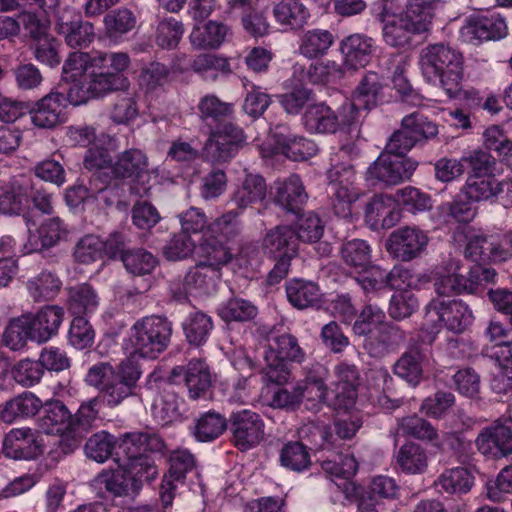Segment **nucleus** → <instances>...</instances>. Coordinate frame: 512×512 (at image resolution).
<instances>
[{"instance_id": "20", "label": "nucleus", "mask_w": 512, "mask_h": 512, "mask_svg": "<svg viewBox=\"0 0 512 512\" xmlns=\"http://www.w3.org/2000/svg\"><path fill=\"white\" fill-rule=\"evenodd\" d=\"M139 378L140 371L134 363L121 362L117 367V374L102 392L107 405L118 406L124 399L131 396Z\"/></svg>"}, {"instance_id": "42", "label": "nucleus", "mask_w": 512, "mask_h": 512, "mask_svg": "<svg viewBox=\"0 0 512 512\" xmlns=\"http://www.w3.org/2000/svg\"><path fill=\"white\" fill-rule=\"evenodd\" d=\"M200 261L219 272L232 260L231 247L203 233V242L199 248Z\"/></svg>"}, {"instance_id": "50", "label": "nucleus", "mask_w": 512, "mask_h": 512, "mask_svg": "<svg viewBox=\"0 0 512 512\" xmlns=\"http://www.w3.org/2000/svg\"><path fill=\"white\" fill-rule=\"evenodd\" d=\"M30 314H23L10 321L4 333V343L12 350L22 349L26 343L35 341Z\"/></svg>"}, {"instance_id": "51", "label": "nucleus", "mask_w": 512, "mask_h": 512, "mask_svg": "<svg viewBox=\"0 0 512 512\" xmlns=\"http://www.w3.org/2000/svg\"><path fill=\"white\" fill-rule=\"evenodd\" d=\"M274 16L277 22L285 28L296 29L306 23L309 12L302 3L296 0H287L276 5Z\"/></svg>"}, {"instance_id": "32", "label": "nucleus", "mask_w": 512, "mask_h": 512, "mask_svg": "<svg viewBox=\"0 0 512 512\" xmlns=\"http://www.w3.org/2000/svg\"><path fill=\"white\" fill-rule=\"evenodd\" d=\"M63 309L58 306H46L37 314H30L35 342L43 343L58 333L63 321Z\"/></svg>"}, {"instance_id": "62", "label": "nucleus", "mask_w": 512, "mask_h": 512, "mask_svg": "<svg viewBox=\"0 0 512 512\" xmlns=\"http://www.w3.org/2000/svg\"><path fill=\"white\" fill-rule=\"evenodd\" d=\"M355 279L367 295H374L387 288L388 272L370 262L363 271L355 274Z\"/></svg>"}, {"instance_id": "37", "label": "nucleus", "mask_w": 512, "mask_h": 512, "mask_svg": "<svg viewBox=\"0 0 512 512\" xmlns=\"http://www.w3.org/2000/svg\"><path fill=\"white\" fill-rule=\"evenodd\" d=\"M221 272L216 268H211L203 262L190 269L183 280V290L178 293L181 298L187 293L194 290L208 292L215 287L216 282L220 279Z\"/></svg>"}, {"instance_id": "39", "label": "nucleus", "mask_w": 512, "mask_h": 512, "mask_svg": "<svg viewBox=\"0 0 512 512\" xmlns=\"http://www.w3.org/2000/svg\"><path fill=\"white\" fill-rule=\"evenodd\" d=\"M499 188L500 181L493 175L470 174L461 188V194L473 202L488 201L493 197H499Z\"/></svg>"}, {"instance_id": "44", "label": "nucleus", "mask_w": 512, "mask_h": 512, "mask_svg": "<svg viewBox=\"0 0 512 512\" xmlns=\"http://www.w3.org/2000/svg\"><path fill=\"white\" fill-rule=\"evenodd\" d=\"M334 43L333 35L327 30L312 29L306 31L299 44V53L308 59L324 56Z\"/></svg>"}, {"instance_id": "28", "label": "nucleus", "mask_w": 512, "mask_h": 512, "mask_svg": "<svg viewBox=\"0 0 512 512\" xmlns=\"http://www.w3.org/2000/svg\"><path fill=\"white\" fill-rule=\"evenodd\" d=\"M38 425L46 434H59L73 441V416L60 401L47 402Z\"/></svg>"}, {"instance_id": "47", "label": "nucleus", "mask_w": 512, "mask_h": 512, "mask_svg": "<svg viewBox=\"0 0 512 512\" xmlns=\"http://www.w3.org/2000/svg\"><path fill=\"white\" fill-rule=\"evenodd\" d=\"M56 29L64 36L66 44L72 48L86 47L95 38L94 26L88 21L58 22Z\"/></svg>"}, {"instance_id": "33", "label": "nucleus", "mask_w": 512, "mask_h": 512, "mask_svg": "<svg viewBox=\"0 0 512 512\" xmlns=\"http://www.w3.org/2000/svg\"><path fill=\"white\" fill-rule=\"evenodd\" d=\"M266 193L267 187L264 178L257 174H247L234 191L232 202L237 206V211L241 213L244 209L262 202Z\"/></svg>"}, {"instance_id": "17", "label": "nucleus", "mask_w": 512, "mask_h": 512, "mask_svg": "<svg viewBox=\"0 0 512 512\" xmlns=\"http://www.w3.org/2000/svg\"><path fill=\"white\" fill-rule=\"evenodd\" d=\"M508 27L499 14L470 16L461 28V36L467 42L497 40L506 37Z\"/></svg>"}, {"instance_id": "55", "label": "nucleus", "mask_w": 512, "mask_h": 512, "mask_svg": "<svg viewBox=\"0 0 512 512\" xmlns=\"http://www.w3.org/2000/svg\"><path fill=\"white\" fill-rule=\"evenodd\" d=\"M99 413V400L97 398L90 399L83 403L76 415L73 417V443L75 447L84 437L87 431L97 419Z\"/></svg>"}, {"instance_id": "18", "label": "nucleus", "mask_w": 512, "mask_h": 512, "mask_svg": "<svg viewBox=\"0 0 512 512\" xmlns=\"http://www.w3.org/2000/svg\"><path fill=\"white\" fill-rule=\"evenodd\" d=\"M358 384L359 374L354 365L343 362L335 366L333 381L335 410H348L355 406Z\"/></svg>"}, {"instance_id": "2", "label": "nucleus", "mask_w": 512, "mask_h": 512, "mask_svg": "<svg viewBox=\"0 0 512 512\" xmlns=\"http://www.w3.org/2000/svg\"><path fill=\"white\" fill-rule=\"evenodd\" d=\"M419 67L425 81L439 86L449 98H469L474 90L463 89V57L444 44H431L421 50Z\"/></svg>"}, {"instance_id": "22", "label": "nucleus", "mask_w": 512, "mask_h": 512, "mask_svg": "<svg viewBox=\"0 0 512 512\" xmlns=\"http://www.w3.org/2000/svg\"><path fill=\"white\" fill-rule=\"evenodd\" d=\"M476 444L484 455L506 457L512 454V430L510 426L496 421L478 435Z\"/></svg>"}, {"instance_id": "8", "label": "nucleus", "mask_w": 512, "mask_h": 512, "mask_svg": "<svg viewBox=\"0 0 512 512\" xmlns=\"http://www.w3.org/2000/svg\"><path fill=\"white\" fill-rule=\"evenodd\" d=\"M429 242V231L417 225H405L388 235L384 247L393 259L411 262L426 253Z\"/></svg>"}, {"instance_id": "7", "label": "nucleus", "mask_w": 512, "mask_h": 512, "mask_svg": "<svg viewBox=\"0 0 512 512\" xmlns=\"http://www.w3.org/2000/svg\"><path fill=\"white\" fill-rule=\"evenodd\" d=\"M465 256L471 260L503 263L512 259L510 231L486 233L481 229L466 231Z\"/></svg>"}, {"instance_id": "38", "label": "nucleus", "mask_w": 512, "mask_h": 512, "mask_svg": "<svg viewBox=\"0 0 512 512\" xmlns=\"http://www.w3.org/2000/svg\"><path fill=\"white\" fill-rule=\"evenodd\" d=\"M340 256L349 272L355 275L371 262L372 248L365 240L352 239L341 245Z\"/></svg>"}, {"instance_id": "30", "label": "nucleus", "mask_w": 512, "mask_h": 512, "mask_svg": "<svg viewBox=\"0 0 512 512\" xmlns=\"http://www.w3.org/2000/svg\"><path fill=\"white\" fill-rule=\"evenodd\" d=\"M30 181L26 177L13 178L0 185V213L19 214L28 202Z\"/></svg>"}, {"instance_id": "36", "label": "nucleus", "mask_w": 512, "mask_h": 512, "mask_svg": "<svg viewBox=\"0 0 512 512\" xmlns=\"http://www.w3.org/2000/svg\"><path fill=\"white\" fill-rule=\"evenodd\" d=\"M263 246L269 253L274 255L296 256L298 246L295 230L289 226H277L266 233Z\"/></svg>"}, {"instance_id": "26", "label": "nucleus", "mask_w": 512, "mask_h": 512, "mask_svg": "<svg viewBox=\"0 0 512 512\" xmlns=\"http://www.w3.org/2000/svg\"><path fill=\"white\" fill-rule=\"evenodd\" d=\"M68 95L51 92L38 101L30 110L32 123L39 128H52L62 121Z\"/></svg>"}, {"instance_id": "23", "label": "nucleus", "mask_w": 512, "mask_h": 512, "mask_svg": "<svg viewBox=\"0 0 512 512\" xmlns=\"http://www.w3.org/2000/svg\"><path fill=\"white\" fill-rule=\"evenodd\" d=\"M400 218L401 211L392 196L376 195L367 203L365 221L372 230L389 229L395 226Z\"/></svg>"}, {"instance_id": "34", "label": "nucleus", "mask_w": 512, "mask_h": 512, "mask_svg": "<svg viewBox=\"0 0 512 512\" xmlns=\"http://www.w3.org/2000/svg\"><path fill=\"white\" fill-rule=\"evenodd\" d=\"M43 406L42 401L31 392H24L5 402L0 418L11 424L18 419H26L37 414Z\"/></svg>"}, {"instance_id": "29", "label": "nucleus", "mask_w": 512, "mask_h": 512, "mask_svg": "<svg viewBox=\"0 0 512 512\" xmlns=\"http://www.w3.org/2000/svg\"><path fill=\"white\" fill-rule=\"evenodd\" d=\"M174 378L183 375L188 389L189 396L192 399L204 398L211 387V373L208 366L200 360H192L184 369L177 366L172 370Z\"/></svg>"}, {"instance_id": "46", "label": "nucleus", "mask_w": 512, "mask_h": 512, "mask_svg": "<svg viewBox=\"0 0 512 512\" xmlns=\"http://www.w3.org/2000/svg\"><path fill=\"white\" fill-rule=\"evenodd\" d=\"M490 356L495 359L499 367L504 369L501 374L496 375L491 381V387L497 393L506 392L512 387V370L509 364L512 361V342L506 341L503 344H495Z\"/></svg>"}, {"instance_id": "45", "label": "nucleus", "mask_w": 512, "mask_h": 512, "mask_svg": "<svg viewBox=\"0 0 512 512\" xmlns=\"http://www.w3.org/2000/svg\"><path fill=\"white\" fill-rule=\"evenodd\" d=\"M151 411L154 419L168 425L180 419L179 399L171 389H164L154 398Z\"/></svg>"}, {"instance_id": "3", "label": "nucleus", "mask_w": 512, "mask_h": 512, "mask_svg": "<svg viewBox=\"0 0 512 512\" xmlns=\"http://www.w3.org/2000/svg\"><path fill=\"white\" fill-rule=\"evenodd\" d=\"M163 447L162 440L148 432H129L116 439V460L123 461L131 472L145 480H153L157 474V468L149 457L144 454L147 451H158Z\"/></svg>"}, {"instance_id": "52", "label": "nucleus", "mask_w": 512, "mask_h": 512, "mask_svg": "<svg viewBox=\"0 0 512 512\" xmlns=\"http://www.w3.org/2000/svg\"><path fill=\"white\" fill-rule=\"evenodd\" d=\"M386 330V315L384 311L373 305L365 306L353 325L354 333L359 336H366Z\"/></svg>"}, {"instance_id": "40", "label": "nucleus", "mask_w": 512, "mask_h": 512, "mask_svg": "<svg viewBox=\"0 0 512 512\" xmlns=\"http://www.w3.org/2000/svg\"><path fill=\"white\" fill-rule=\"evenodd\" d=\"M228 33V28L217 21H209L196 25L189 39L193 47L198 49H217L222 45Z\"/></svg>"}, {"instance_id": "59", "label": "nucleus", "mask_w": 512, "mask_h": 512, "mask_svg": "<svg viewBox=\"0 0 512 512\" xmlns=\"http://www.w3.org/2000/svg\"><path fill=\"white\" fill-rule=\"evenodd\" d=\"M423 355L412 350L403 354L394 365V373L412 385H417L422 378Z\"/></svg>"}, {"instance_id": "60", "label": "nucleus", "mask_w": 512, "mask_h": 512, "mask_svg": "<svg viewBox=\"0 0 512 512\" xmlns=\"http://www.w3.org/2000/svg\"><path fill=\"white\" fill-rule=\"evenodd\" d=\"M394 198L397 206L402 205L412 214L424 212L432 208L430 195L412 186H406L397 190Z\"/></svg>"}, {"instance_id": "14", "label": "nucleus", "mask_w": 512, "mask_h": 512, "mask_svg": "<svg viewBox=\"0 0 512 512\" xmlns=\"http://www.w3.org/2000/svg\"><path fill=\"white\" fill-rule=\"evenodd\" d=\"M379 18L383 23L382 36L385 43L391 47H403L409 44L413 34L425 32L419 28L416 21L407 14H395L385 1Z\"/></svg>"}, {"instance_id": "13", "label": "nucleus", "mask_w": 512, "mask_h": 512, "mask_svg": "<svg viewBox=\"0 0 512 512\" xmlns=\"http://www.w3.org/2000/svg\"><path fill=\"white\" fill-rule=\"evenodd\" d=\"M417 162L410 158L382 153L368 168L367 180L396 185L408 180L417 168Z\"/></svg>"}, {"instance_id": "48", "label": "nucleus", "mask_w": 512, "mask_h": 512, "mask_svg": "<svg viewBox=\"0 0 512 512\" xmlns=\"http://www.w3.org/2000/svg\"><path fill=\"white\" fill-rule=\"evenodd\" d=\"M289 302L298 309L313 306L320 298L319 287L310 281L295 279L286 287Z\"/></svg>"}, {"instance_id": "19", "label": "nucleus", "mask_w": 512, "mask_h": 512, "mask_svg": "<svg viewBox=\"0 0 512 512\" xmlns=\"http://www.w3.org/2000/svg\"><path fill=\"white\" fill-rule=\"evenodd\" d=\"M170 469L162 480L160 499L164 507L172 504L177 485L175 482H181L186 473L195 467L194 456L186 449H177L170 454Z\"/></svg>"}, {"instance_id": "57", "label": "nucleus", "mask_w": 512, "mask_h": 512, "mask_svg": "<svg viewBox=\"0 0 512 512\" xmlns=\"http://www.w3.org/2000/svg\"><path fill=\"white\" fill-rule=\"evenodd\" d=\"M218 315L225 322H244L257 315V308L245 299L231 298L219 306Z\"/></svg>"}, {"instance_id": "12", "label": "nucleus", "mask_w": 512, "mask_h": 512, "mask_svg": "<svg viewBox=\"0 0 512 512\" xmlns=\"http://www.w3.org/2000/svg\"><path fill=\"white\" fill-rule=\"evenodd\" d=\"M330 189L335 213L343 218L351 214V204L357 200L359 192L354 187V171L351 165L332 164L328 171Z\"/></svg>"}, {"instance_id": "10", "label": "nucleus", "mask_w": 512, "mask_h": 512, "mask_svg": "<svg viewBox=\"0 0 512 512\" xmlns=\"http://www.w3.org/2000/svg\"><path fill=\"white\" fill-rule=\"evenodd\" d=\"M245 142L246 136L242 129L231 122H225L211 131L204 151L211 161L225 162L234 157Z\"/></svg>"}, {"instance_id": "54", "label": "nucleus", "mask_w": 512, "mask_h": 512, "mask_svg": "<svg viewBox=\"0 0 512 512\" xmlns=\"http://www.w3.org/2000/svg\"><path fill=\"white\" fill-rule=\"evenodd\" d=\"M60 279L50 271H42L27 282V289L35 301L54 298L61 288Z\"/></svg>"}, {"instance_id": "58", "label": "nucleus", "mask_w": 512, "mask_h": 512, "mask_svg": "<svg viewBox=\"0 0 512 512\" xmlns=\"http://www.w3.org/2000/svg\"><path fill=\"white\" fill-rule=\"evenodd\" d=\"M86 456L98 463L105 462L116 453V439L111 434L101 431L92 435L85 445Z\"/></svg>"}, {"instance_id": "24", "label": "nucleus", "mask_w": 512, "mask_h": 512, "mask_svg": "<svg viewBox=\"0 0 512 512\" xmlns=\"http://www.w3.org/2000/svg\"><path fill=\"white\" fill-rule=\"evenodd\" d=\"M33 225L30 220H27L28 239L23 244L24 254L40 252L54 246L65 233L59 218L46 219L35 230L32 229Z\"/></svg>"}, {"instance_id": "49", "label": "nucleus", "mask_w": 512, "mask_h": 512, "mask_svg": "<svg viewBox=\"0 0 512 512\" xmlns=\"http://www.w3.org/2000/svg\"><path fill=\"white\" fill-rule=\"evenodd\" d=\"M239 215L240 212L236 210L224 213L207 226L204 234L229 245L239 234Z\"/></svg>"}, {"instance_id": "64", "label": "nucleus", "mask_w": 512, "mask_h": 512, "mask_svg": "<svg viewBox=\"0 0 512 512\" xmlns=\"http://www.w3.org/2000/svg\"><path fill=\"white\" fill-rule=\"evenodd\" d=\"M103 23L106 33L110 37H119L134 29L136 17L130 10L121 8L107 13Z\"/></svg>"}, {"instance_id": "56", "label": "nucleus", "mask_w": 512, "mask_h": 512, "mask_svg": "<svg viewBox=\"0 0 512 512\" xmlns=\"http://www.w3.org/2000/svg\"><path fill=\"white\" fill-rule=\"evenodd\" d=\"M212 328L211 317L202 312L191 313L183 323L186 338L194 345L205 343Z\"/></svg>"}, {"instance_id": "61", "label": "nucleus", "mask_w": 512, "mask_h": 512, "mask_svg": "<svg viewBox=\"0 0 512 512\" xmlns=\"http://www.w3.org/2000/svg\"><path fill=\"white\" fill-rule=\"evenodd\" d=\"M401 129L414 143L423 138L434 137L438 133L437 125L418 112L404 117Z\"/></svg>"}, {"instance_id": "15", "label": "nucleus", "mask_w": 512, "mask_h": 512, "mask_svg": "<svg viewBox=\"0 0 512 512\" xmlns=\"http://www.w3.org/2000/svg\"><path fill=\"white\" fill-rule=\"evenodd\" d=\"M44 451L43 439L39 432L28 427L13 428L3 441V453L15 460H31Z\"/></svg>"}, {"instance_id": "53", "label": "nucleus", "mask_w": 512, "mask_h": 512, "mask_svg": "<svg viewBox=\"0 0 512 512\" xmlns=\"http://www.w3.org/2000/svg\"><path fill=\"white\" fill-rule=\"evenodd\" d=\"M397 463L405 473H423L428 466L427 454L419 445L406 443L398 451Z\"/></svg>"}, {"instance_id": "41", "label": "nucleus", "mask_w": 512, "mask_h": 512, "mask_svg": "<svg viewBox=\"0 0 512 512\" xmlns=\"http://www.w3.org/2000/svg\"><path fill=\"white\" fill-rule=\"evenodd\" d=\"M434 484L440 492L464 494L472 488L474 477L469 469L455 467L442 472Z\"/></svg>"}, {"instance_id": "31", "label": "nucleus", "mask_w": 512, "mask_h": 512, "mask_svg": "<svg viewBox=\"0 0 512 512\" xmlns=\"http://www.w3.org/2000/svg\"><path fill=\"white\" fill-rule=\"evenodd\" d=\"M275 202L283 209L295 212L306 202L308 196L297 175L278 180L274 184Z\"/></svg>"}, {"instance_id": "4", "label": "nucleus", "mask_w": 512, "mask_h": 512, "mask_svg": "<svg viewBox=\"0 0 512 512\" xmlns=\"http://www.w3.org/2000/svg\"><path fill=\"white\" fill-rule=\"evenodd\" d=\"M171 334L172 326L166 319L144 317L130 328L126 350L132 357L154 359L167 348Z\"/></svg>"}, {"instance_id": "5", "label": "nucleus", "mask_w": 512, "mask_h": 512, "mask_svg": "<svg viewBox=\"0 0 512 512\" xmlns=\"http://www.w3.org/2000/svg\"><path fill=\"white\" fill-rule=\"evenodd\" d=\"M460 260L449 258L433 272L434 287L437 295L454 296L457 294H475L483 281H493L496 272L493 269L475 265L469 272V277L460 274Z\"/></svg>"}, {"instance_id": "43", "label": "nucleus", "mask_w": 512, "mask_h": 512, "mask_svg": "<svg viewBox=\"0 0 512 512\" xmlns=\"http://www.w3.org/2000/svg\"><path fill=\"white\" fill-rule=\"evenodd\" d=\"M139 480H145L131 472V467L120 463L118 469L105 471L101 474L99 481L105 489L116 496L128 494L130 488Z\"/></svg>"}, {"instance_id": "1", "label": "nucleus", "mask_w": 512, "mask_h": 512, "mask_svg": "<svg viewBox=\"0 0 512 512\" xmlns=\"http://www.w3.org/2000/svg\"><path fill=\"white\" fill-rule=\"evenodd\" d=\"M130 65V58L123 52L87 53L73 52L62 68V79L71 83L69 103L78 106L105 94L126 90L129 79L123 74Z\"/></svg>"}, {"instance_id": "6", "label": "nucleus", "mask_w": 512, "mask_h": 512, "mask_svg": "<svg viewBox=\"0 0 512 512\" xmlns=\"http://www.w3.org/2000/svg\"><path fill=\"white\" fill-rule=\"evenodd\" d=\"M266 367L264 376L269 383L285 384L290 377L286 361L302 362L305 353L298 345L297 339L290 334L280 335L269 341L263 352Z\"/></svg>"}, {"instance_id": "27", "label": "nucleus", "mask_w": 512, "mask_h": 512, "mask_svg": "<svg viewBox=\"0 0 512 512\" xmlns=\"http://www.w3.org/2000/svg\"><path fill=\"white\" fill-rule=\"evenodd\" d=\"M275 153L283 154L294 161L305 160L317 153V145L309 139L292 134L286 127L278 126L274 134Z\"/></svg>"}, {"instance_id": "9", "label": "nucleus", "mask_w": 512, "mask_h": 512, "mask_svg": "<svg viewBox=\"0 0 512 512\" xmlns=\"http://www.w3.org/2000/svg\"><path fill=\"white\" fill-rule=\"evenodd\" d=\"M156 170L149 169L147 155L140 149L131 148L122 152L112 166L116 178L130 179L132 191L145 196L151 189V179L157 176Z\"/></svg>"}, {"instance_id": "21", "label": "nucleus", "mask_w": 512, "mask_h": 512, "mask_svg": "<svg viewBox=\"0 0 512 512\" xmlns=\"http://www.w3.org/2000/svg\"><path fill=\"white\" fill-rule=\"evenodd\" d=\"M374 40L360 33L351 34L340 42V51L343 55V67L347 70H356L368 65L375 52Z\"/></svg>"}, {"instance_id": "63", "label": "nucleus", "mask_w": 512, "mask_h": 512, "mask_svg": "<svg viewBox=\"0 0 512 512\" xmlns=\"http://www.w3.org/2000/svg\"><path fill=\"white\" fill-rule=\"evenodd\" d=\"M139 114L137 95L135 92L119 94L110 111V118L114 123L127 124Z\"/></svg>"}, {"instance_id": "11", "label": "nucleus", "mask_w": 512, "mask_h": 512, "mask_svg": "<svg viewBox=\"0 0 512 512\" xmlns=\"http://www.w3.org/2000/svg\"><path fill=\"white\" fill-rule=\"evenodd\" d=\"M428 321L438 320L448 330L461 333L474 321L472 310L461 300L433 299L427 306Z\"/></svg>"}, {"instance_id": "16", "label": "nucleus", "mask_w": 512, "mask_h": 512, "mask_svg": "<svg viewBox=\"0 0 512 512\" xmlns=\"http://www.w3.org/2000/svg\"><path fill=\"white\" fill-rule=\"evenodd\" d=\"M233 442L241 450L256 446L264 436V423L260 416L251 410H241L231 415Z\"/></svg>"}, {"instance_id": "35", "label": "nucleus", "mask_w": 512, "mask_h": 512, "mask_svg": "<svg viewBox=\"0 0 512 512\" xmlns=\"http://www.w3.org/2000/svg\"><path fill=\"white\" fill-rule=\"evenodd\" d=\"M303 125L310 133H335L339 127V120L335 112L325 105L318 103L310 105L303 115Z\"/></svg>"}, {"instance_id": "25", "label": "nucleus", "mask_w": 512, "mask_h": 512, "mask_svg": "<svg viewBox=\"0 0 512 512\" xmlns=\"http://www.w3.org/2000/svg\"><path fill=\"white\" fill-rule=\"evenodd\" d=\"M382 88L381 76L374 71L366 72L353 92L350 107L355 115H352L347 122L355 121L359 112L374 108L378 103Z\"/></svg>"}]
</instances>
